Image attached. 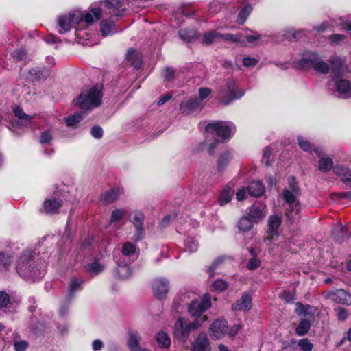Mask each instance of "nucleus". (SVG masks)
Returning <instances> with one entry per match:
<instances>
[{
    "instance_id": "680f3d73",
    "label": "nucleus",
    "mask_w": 351,
    "mask_h": 351,
    "mask_svg": "<svg viewBox=\"0 0 351 351\" xmlns=\"http://www.w3.org/2000/svg\"><path fill=\"white\" fill-rule=\"evenodd\" d=\"M345 36L340 34H334L329 36V40L331 43L338 44L345 39Z\"/></svg>"
},
{
    "instance_id": "1a4fd4ad",
    "label": "nucleus",
    "mask_w": 351,
    "mask_h": 351,
    "mask_svg": "<svg viewBox=\"0 0 351 351\" xmlns=\"http://www.w3.org/2000/svg\"><path fill=\"white\" fill-rule=\"evenodd\" d=\"M244 95V92L237 88V82L234 80H230L227 82L226 88L222 90L219 99L223 105H228L235 99H239Z\"/></svg>"
},
{
    "instance_id": "6e6552de",
    "label": "nucleus",
    "mask_w": 351,
    "mask_h": 351,
    "mask_svg": "<svg viewBox=\"0 0 351 351\" xmlns=\"http://www.w3.org/2000/svg\"><path fill=\"white\" fill-rule=\"evenodd\" d=\"M299 65L303 69L312 67L315 71L321 74H327L330 70V65L315 52H311L301 59Z\"/></svg>"
},
{
    "instance_id": "09e8293b",
    "label": "nucleus",
    "mask_w": 351,
    "mask_h": 351,
    "mask_svg": "<svg viewBox=\"0 0 351 351\" xmlns=\"http://www.w3.org/2000/svg\"><path fill=\"white\" fill-rule=\"evenodd\" d=\"M298 143L299 147L305 152H311L312 145L311 143L302 136L298 137Z\"/></svg>"
},
{
    "instance_id": "412c9836",
    "label": "nucleus",
    "mask_w": 351,
    "mask_h": 351,
    "mask_svg": "<svg viewBox=\"0 0 351 351\" xmlns=\"http://www.w3.org/2000/svg\"><path fill=\"white\" fill-rule=\"evenodd\" d=\"M333 171L346 185L351 186V170L350 169L341 165H336L334 167Z\"/></svg>"
},
{
    "instance_id": "4c0bfd02",
    "label": "nucleus",
    "mask_w": 351,
    "mask_h": 351,
    "mask_svg": "<svg viewBox=\"0 0 351 351\" xmlns=\"http://www.w3.org/2000/svg\"><path fill=\"white\" fill-rule=\"evenodd\" d=\"M252 11V7L250 4L245 5L239 12L237 16V22L243 24Z\"/></svg>"
},
{
    "instance_id": "49530a36",
    "label": "nucleus",
    "mask_w": 351,
    "mask_h": 351,
    "mask_svg": "<svg viewBox=\"0 0 351 351\" xmlns=\"http://www.w3.org/2000/svg\"><path fill=\"white\" fill-rule=\"evenodd\" d=\"M135 252L136 246L134 244L130 242H125L123 243L122 247V253L123 255L130 256L134 254Z\"/></svg>"
},
{
    "instance_id": "6ab92c4d",
    "label": "nucleus",
    "mask_w": 351,
    "mask_h": 351,
    "mask_svg": "<svg viewBox=\"0 0 351 351\" xmlns=\"http://www.w3.org/2000/svg\"><path fill=\"white\" fill-rule=\"evenodd\" d=\"M128 346L130 351H150L140 346L141 337L137 332L130 330L128 332Z\"/></svg>"
},
{
    "instance_id": "f03ea898",
    "label": "nucleus",
    "mask_w": 351,
    "mask_h": 351,
    "mask_svg": "<svg viewBox=\"0 0 351 351\" xmlns=\"http://www.w3.org/2000/svg\"><path fill=\"white\" fill-rule=\"evenodd\" d=\"M101 15V8L93 4L91 5L90 11L86 13L78 10H74L68 15H63L58 18V32L64 34L71 28H77L75 34L77 37H79L80 36L78 33L79 29L91 24L95 20L100 19Z\"/></svg>"
},
{
    "instance_id": "0eeeda50",
    "label": "nucleus",
    "mask_w": 351,
    "mask_h": 351,
    "mask_svg": "<svg viewBox=\"0 0 351 351\" xmlns=\"http://www.w3.org/2000/svg\"><path fill=\"white\" fill-rule=\"evenodd\" d=\"M205 130L208 134L221 139L222 141L228 140L236 131V127L230 121H215L206 125Z\"/></svg>"
},
{
    "instance_id": "f3484780",
    "label": "nucleus",
    "mask_w": 351,
    "mask_h": 351,
    "mask_svg": "<svg viewBox=\"0 0 351 351\" xmlns=\"http://www.w3.org/2000/svg\"><path fill=\"white\" fill-rule=\"evenodd\" d=\"M335 90L338 95L342 98L351 97V84L347 80H337L335 84Z\"/></svg>"
},
{
    "instance_id": "052dcab7",
    "label": "nucleus",
    "mask_w": 351,
    "mask_h": 351,
    "mask_svg": "<svg viewBox=\"0 0 351 351\" xmlns=\"http://www.w3.org/2000/svg\"><path fill=\"white\" fill-rule=\"evenodd\" d=\"M9 301V295L5 291H0V308L6 306Z\"/></svg>"
},
{
    "instance_id": "39448f33",
    "label": "nucleus",
    "mask_w": 351,
    "mask_h": 351,
    "mask_svg": "<svg viewBox=\"0 0 351 351\" xmlns=\"http://www.w3.org/2000/svg\"><path fill=\"white\" fill-rule=\"evenodd\" d=\"M289 182L291 190L285 189L282 193V196L287 204L285 208V215L290 221L293 222L299 215L300 211V205L297 198L298 190L295 185V178H289Z\"/></svg>"
},
{
    "instance_id": "2f4dec72",
    "label": "nucleus",
    "mask_w": 351,
    "mask_h": 351,
    "mask_svg": "<svg viewBox=\"0 0 351 351\" xmlns=\"http://www.w3.org/2000/svg\"><path fill=\"white\" fill-rule=\"evenodd\" d=\"M232 196L233 191L231 190V189L226 188L222 191L218 199V202L221 206H223L230 202Z\"/></svg>"
},
{
    "instance_id": "c85d7f7f",
    "label": "nucleus",
    "mask_w": 351,
    "mask_h": 351,
    "mask_svg": "<svg viewBox=\"0 0 351 351\" xmlns=\"http://www.w3.org/2000/svg\"><path fill=\"white\" fill-rule=\"evenodd\" d=\"M120 194V189L118 187H113L106 191L101 196V200L104 203H111L115 201Z\"/></svg>"
},
{
    "instance_id": "c03bdc74",
    "label": "nucleus",
    "mask_w": 351,
    "mask_h": 351,
    "mask_svg": "<svg viewBox=\"0 0 351 351\" xmlns=\"http://www.w3.org/2000/svg\"><path fill=\"white\" fill-rule=\"evenodd\" d=\"M228 285L226 281L217 279L212 283L210 287L213 291H223L228 288Z\"/></svg>"
},
{
    "instance_id": "5701e85b",
    "label": "nucleus",
    "mask_w": 351,
    "mask_h": 351,
    "mask_svg": "<svg viewBox=\"0 0 351 351\" xmlns=\"http://www.w3.org/2000/svg\"><path fill=\"white\" fill-rule=\"evenodd\" d=\"M62 202L58 198H50L43 202V208L48 213H55L62 206Z\"/></svg>"
},
{
    "instance_id": "7ed1b4c3",
    "label": "nucleus",
    "mask_w": 351,
    "mask_h": 351,
    "mask_svg": "<svg viewBox=\"0 0 351 351\" xmlns=\"http://www.w3.org/2000/svg\"><path fill=\"white\" fill-rule=\"evenodd\" d=\"M16 270L24 279L34 281L45 275V271L38 268V264L32 258L30 252H24L17 259Z\"/></svg>"
},
{
    "instance_id": "4d7b16f0",
    "label": "nucleus",
    "mask_w": 351,
    "mask_h": 351,
    "mask_svg": "<svg viewBox=\"0 0 351 351\" xmlns=\"http://www.w3.org/2000/svg\"><path fill=\"white\" fill-rule=\"evenodd\" d=\"M258 62V60L252 57H244L243 58V64L246 67H252L256 65Z\"/></svg>"
},
{
    "instance_id": "5fc2aeb1",
    "label": "nucleus",
    "mask_w": 351,
    "mask_h": 351,
    "mask_svg": "<svg viewBox=\"0 0 351 351\" xmlns=\"http://www.w3.org/2000/svg\"><path fill=\"white\" fill-rule=\"evenodd\" d=\"M11 256L10 254L5 253H0V266H3L5 269H7L10 265Z\"/></svg>"
},
{
    "instance_id": "9b49d317",
    "label": "nucleus",
    "mask_w": 351,
    "mask_h": 351,
    "mask_svg": "<svg viewBox=\"0 0 351 351\" xmlns=\"http://www.w3.org/2000/svg\"><path fill=\"white\" fill-rule=\"evenodd\" d=\"M145 215L141 210H136L133 213L132 222L136 228V232L134 235V239L138 241L143 239L145 230L143 228Z\"/></svg>"
},
{
    "instance_id": "a878e982",
    "label": "nucleus",
    "mask_w": 351,
    "mask_h": 351,
    "mask_svg": "<svg viewBox=\"0 0 351 351\" xmlns=\"http://www.w3.org/2000/svg\"><path fill=\"white\" fill-rule=\"evenodd\" d=\"M83 283V280L80 278H77L76 277L72 278L69 282L68 287V292H69V299L71 300L74 294L82 289V285Z\"/></svg>"
},
{
    "instance_id": "9d476101",
    "label": "nucleus",
    "mask_w": 351,
    "mask_h": 351,
    "mask_svg": "<svg viewBox=\"0 0 351 351\" xmlns=\"http://www.w3.org/2000/svg\"><path fill=\"white\" fill-rule=\"evenodd\" d=\"M228 331V325L226 319H219L213 322L210 326V336L215 339L223 338Z\"/></svg>"
},
{
    "instance_id": "aec40b11",
    "label": "nucleus",
    "mask_w": 351,
    "mask_h": 351,
    "mask_svg": "<svg viewBox=\"0 0 351 351\" xmlns=\"http://www.w3.org/2000/svg\"><path fill=\"white\" fill-rule=\"evenodd\" d=\"M191 351H210L209 340L205 334L198 336L192 345Z\"/></svg>"
},
{
    "instance_id": "423d86ee",
    "label": "nucleus",
    "mask_w": 351,
    "mask_h": 351,
    "mask_svg": "<svg viewBox=\"0 0 351 351\" xmlns=\"http://www.w3.org/2000/svg\"><path fill=\"white\" fill-rule=\"evenodd\" d=\"M101 98V86L95 85L84 88L78 97L77 103L82 109H92L100 106Z\"/></svg>"
},
{
    "instance_id": "3c124183",
    "label": "nucleus",
    "mask_w": 351,
    "mask_h": 351,
    "mask_svg": "<svg viewBox=\"0 0 351 351\" xmlns=\"http://www.w3.org/2000/svg\"><path fill=\"white\" fill-rule=\"evenodd\" d=\"M298 346L302 351H312L313 344L307 339H300L298 341Z\"/></svg>"
},
{
    "instance_id": "864d4df0",
    "label": "nucleus",
    "mask_w": 351,
    "mask_h": 351,
    "mask_svg": "<svg viewBox=\"0 0 351 351\" xmlns=\"http://www.w3.org/2000/svg\"><path fill=\"white\" fill-rule=\"evenodd\" d=\"M211 93V90L206 87L200 88L198 90V98L197 100L204 102V100L206 99Z\"/></svg>"
},
{
    "instance_id": "f704fd0d",
    "label": "nucleus",
    "mask_w": 351,
    "mask_h": 351,
    "mask_svg": "<svg viewBox=\"0 0 351 351\" xmlns=\"http://www.w3.org/2000/svg\"><path fill=\"white\" fill-rule=\"evenodd\" d=\"M295 311L298 315L306 317L313 314L315 309L309 305H302L300 302H297Z\"/></svg>"
},
{
    "instance_id": "603ef678",
    "label": "nucleus",
    "mask_w": 351,
    "mask_h": 351,
    "mask_svg": "<svg viewBox=\"0 0 351 351\" xmlns=\"http://www.w3.org/2000/svg\"><path fill=\"white\" fill-rule=\"evenodd\" d=\"M53 138L51 131L47 130L42 133L40 138V142L42 145L49 144Z\"/></svg>"
},
{
    "instance_id": "0e129e2a",
    "label": "nucleus",
    "mask_w": 351,
    "mask_h": 351,
    "mask_svg": "<svg viewBox=\"0 0 351 351\" xmlns=\"http://www.w3.org/2000/svg\"><path fill=\"white\" fill-rule=\"evenodd\" d=\"M259 266H260V261H259V260H258L255 258H250L247 263V267L251 270L256 269Z\"/></svg>"
},
{
    "instance_id": "b1692460",
    "label": "nucleus",
    "mask_w": 351,
    "mask_h": 351,
    "mask_svg": "<svg viewBox=\"0 0 351 351\" xmlns=\"http://www.w3.org/2000/svg\"><path fill=\"white\" fill-rule=\"evenodd\" d=\"M13 112L18 118V120L16 121V125L27 126L31 123L32 117L26 114L20 107L15 106L13 108Z\"/></svg>"
},
{
    "instance_id": "ddd939ff",
    "label": "nucleus",
    "mask_w": 351,
    "mask_h": 351,
    "mask_svg": "<svg viewBox=\"0 0 351 351\" xmlns=\"http://www.w3.org/2000/svg\"><path fill=\"white\" fill-rule=\"evenodd\" d=\"M204 106V102H201L196 98H190L180 103V110L182 113L189 114L194 111L201 110Z\"/></svg>"
},
{
    "instance_id": "e2e57ef3",
    "label": "nucleus",
    "mask_w": 351,
    "mask_h": 351,
    "mask_svg": "<svg viewBox=\"0 0 351 351\" xmlns=\"http://www.w3.org/2000/svg\"><path fill=\"white\" fill-rule=\"evenodd\" d=\"M92 136L95 138H100L103 135V130L101 127L95 126L90 130Z\"/></svg>"
},
{
    "instance_id": "de8ad7c7",
    "label": "nucleus",
    "mask_w": 351,
    "mask_h": 351,
    "mask_svg": "<svg viewBox=\"0 0 351 351\" xmlns=\"http://www.w3.org/2000/svg\"><path fill=\"white\" fill-rule=\"evenodd\" d=\"M125 215V210L124 209H116L112 211L111 215L110 222H117L123 219Z\"/></svg>"
},
{
    "instance_id": "4be33fe9",
    "label": "nucleus",
    "mask_w": 351,
    "mask_h": 351,
    "mask_svg": "<svg viewBox=\"0 0 351 351\" xmlns=\"http://www.w3.org/2000/svg\"><path fill=\"white\" fill-rule=\"evenodd\" d=\"M252 307V300L250 296L245 293L241 299L237 300L232 305V308L234 311H246L250 309Z\"/></svg>"
},
{
    "instance_id": "6e6d98bb",
    "label": "nucleus",
    "mask_w": 351,
    "mask_h": 351,
    "mask_svg": "<svg viewBox=\"0 0 351 351\" xmlns=\"http://www.w3.org/2000/svg\"><path fill=\"white\" fill-rule=\"evenodd\" d=\"M220 39L227 40V41H232V42H239L240 41V36L239 35H234L232 34H219V38Z\"/></svg>"
},
{
    "instance_id": "a19ab883",
    "label": "nucleus",
    "mask_w": 351,
    "mask_h": 351,
    "mask_svg": "<svg viewBox=\"0 0 351 351\" xmlns=\"http://www.w3.org/2000/svg\"><path fill=\"white\" fill-rule=\"evenodd\" d=\"M184 246L186 251L193 253L197 250L199 244L194 238L189 237L184 241Z\"/></svg>"
},
{
    "instance_id": "393cba45",
    "label": "nucleus",
    "mask_w": 351,
    "mask_h": 351,
    "mask_svg": "<svg viewBox=\"0 0 351 351\" xmlns=\"http://www.w3.org/2000/svg\"><path fill=\"white\" fill-rule=\"evenodd\" d=\"M247 191L250 195L258 197L265 193V186L261 181H254L248 186Z\"/></svg>"
},
{
    "instance_id": "bb28decb",
    "label": "nucleus",
    "mask_w": 351,
    "mask_h": 351,
    "mask_svg": "<svg viewBox=\"0 0 351 351\" xmlns=\"http://www.w3.org/2000/svg\"><path fill=\"white\" fill-rule=\"evenodd\" d=\"M104 3L106 7L110 10L112 16H119L123 11V9L121 11L119 10L120 0H105Z\"/></svg>"
},
{
    "instance_id": "e433bc0d",
    "label": "nucleus",
    "mask_w": 351,
    "mask_h": 351,
    "mask_svg": "<svg viewBox=\"0 0 351 351\" xmlns=\"http://www.w3.org/2000/svg\"><path fill=\"white\" fill-rule=\"evenodd\" d=\"M84 117V112H77L73 116L68 117L64 119V122L66 125L69 127L75 126Z\"/></svg>"
},
{
    "instance_id": "79ce46f5",
    "label": "nucleus",
    "mask_w": 351,
    "mask_h": 351,
    "mask_svg": "<svg viewBox=\"0 0 351 351\" xmlns=\"http://www.w3.org/2000/svg\"><path fill=\"white\" fill-rule=\"evenodd\" d=\"M158 344L162 348H168L171 344V340L169 335L163 332H158L157 335Z\"/></svg>"
},
{
    "instance_id": "f257e3e1",
    "label": "nucleus",
    "mask_w": 351,
    "mask_h": 351,
    "mask_svg": "<svg viewBox=\"0 0 351 351\" xmlns=\"http://www.w3.org/2000/svg\"><path fill=\"white\" fill-rule=\"evenodd\" d=\"M211 298L209 294H204L200 301L193 300L188 306V311L191 317H195L193 322L187 319L180 318L174 325V335L176 338L186 341L191 331L199 327L208 317L203 313L210 308Z\"/></svg>"
},
{
    "instance_id": "20e7f679",
    "label": "nucleus",
    "mask_w": 351,
    "mask_h": 351,
    "mask_svg": "<svg viewBox=\"0 0 351 351\" xmlns=\"http://www.w3.org/2000/svg\"><path fill=\"white\" fill-rule=\"evenodd\" d=\"M282 223L281 217L278 215H271L267 221V230L264 238V243L270 250H275L276 247L286 250L287 241L279 234V228Z\"/></svg>"
},
{
    "instance_id": "ea45409f",
    "label": "nucleus",
    "mask_w": 351,
    "mask_h": 351,
    "mask_svg": "<svg viewBox=\"0 0 351 351\" xmlns=\"http://www.w3.org/2000/svg\"><path fill=\"white\" fill-rule=\"evenodd\" d=\"M310 327V321L308 319H302L296 328V333L300 336L304 335L308 332Z\"/></svg>"
},
{
    "instance_id": "bf43d9fd",
    "label": "nucleus",
    "mask_w": 351,
    "mask_h": 351,
    "mask_svg": "<svg viewBox=\"0 0 351 351\" xmlns=\"http://www.w3.org/2000/svg\"><path fill=\"white\" fill-rule=\"evenodd\" d=\"M28 347V343L25 341H19L14 343L15 351H25Z\"/></svg>"
},
{
    "instance_id": "72a5a7b5",
    "label": "nucleus",
    "mask_w": 351,
    "mask_h": 351,
    "mask_svg": "<svg viewBox=\"0 0 351 351\" xmlns=\"http://www.w3.org/2000/svg\"><path fill=\"white\" fill-rule=\"evenodd\" d=\"M254 223L249 217H244L241 218L238 223V228L240 231L243 232H248L251 230Z\"/></svg>"
},
{
    "instance_id": "c9c22d12",
    "label": "nucleus",
    "mask_w": 351,
    "mask_h": 351,
    "mask_svg": "<svg viewBox=\"0 0 351 351\" xmlns=\"http://www.w3.org/2000/svg\"><path fill=\"white\" fill-rule=\"evenodd\" d=\"M180 37L184 40L191 41L197 38V34L195 31L187 29H182L179 30Z\"/></svg>"
},
{
    "instance_id": "2eb2a0df",
    "label": "nucleus",
    "mask_w": 351,
    "mask_h": 351,
    "mask_svg": "<svg viewBox=\"0 0 351 351\" xmlns=\"http://www.w3.org/2000/svg\"><path fill=\"white\" fill-rule=\"evenodd\" d=\"M328 298L332 301L345 304H351V295L343 289H338L328 293Z\"/></svg>"
},
{
    "instance_id": "69168bd1",
    "label": "nucleus",
    "mask_w": 351,
    "mask_h": 351,
    "mask_svg": "<svg viewBox=\"0 0 351 351\" xmlns=\"http://www.w3.org/2000/svg\"><path fill=\"white\" fill-rule=\"evenodd\" d=\"M247 193H249L247 189H239L236 193V198L238 201H242L246 197Z\"/></svg>"
},
{
    "instance_id": "a211bd4d",
    "label": "nucleus",
    "mask_w": 351,
    "mask_h": 351,
    "mask_svg": "<svg viewBox=\"0 0 351 351\" xmlns=\"http://www.w3.org/2000/svg\"><path fill=\"white\" fill-rule=\"evenodd\" d=\"M329 62L332 77H337L341 75L345 62L344 58L337 55H332L330 56Z\"/></svg>"
},
{
    "instance_id": "a18cd8bd",
    "label": "nucleus",
    "mask_w": 351,
    "mask_h": 351,
    "mask_svg": "<svg viewBox=\"0 0 351 351\" xmlns=\"http://www.w3.org/2000/svg\"><path fill=\"white\" fill-rule=\"evenodd\" d=\"M104 265L99 264L96 261L87 265V270L93 275L98 274L99 273L101 272L104 270Z\"/></svg>"
},
{
    "instance_id": "58836bf2",
    "label": "nucleus",
    "mask_w": 351,
    "mask_h": 351,
    "mask_svg": "<svg viewBox=\"0 0 351 351\" xmlns=\"http://www.w3.org/2000/svg\"><path fill=\"white\" fill-rule=\"evenodd\" d=\"M131 274V269L128 265H118L117 268V275L119 278L127 279Z\"/></svg>"
},
{
    "instance_id": "dca6fc26",
    "label": "nucleus",
    "mask_w": 351,
    "mask_h": 351,
    "mask_svg": "<svg viewBox=\"0 0 351 351\" xmlns=\"http://www.w3.org/2000/svg\"><path fill=\"white\" fill-rule=\"evenodd\" d=\"M265 205L257 202L254 204L249 210L248 217L254 222H258L265 215Z\"/></svg>"
},
{
    "instance_id": "f8f14e48",
    "label": "nucleus",
    "mask_w": 351,
    "mask_h": 351,
    "mask_svg": "<svg viewBox=\"0 0 351 351\" xmlns=\"http://www.w3.org/2000/svg\"><path fill=\"white\" fill-rule=\"evenodd\" d=\"M152 289L154 295L158 299H164L169 291V282L165 278H157L153 282Z\"/></svg>"
},
{
    "instance_id": "8fccbe9b",
    "label": "nucleus",
    "mask_w": 351,
    "mask_h": 351,
    "mask_svg": "<svg viewBox=\"0 0 351 351\" xmlns=\"http://www.w3.org/2000/svg\"><path fill=\"white\" fill-rule=\"evenodd\" d=\"M224 258L222 256L218 257L215 259L210 266L208 269V273L209 274L210 277H213L214 275L215 269L218 267L219 265H221L223 262Z\"/></svg>"
},
{
    "instance_id": "37998d69",
    "label": "nucleus",
    "mask_w": 351,
    "mask_h": 351,
    "mask_svg": "<svg viewBox=\"0 0 351 351\" xmlns=\"http://www.w3.org/2000/svg\"><path fill=\"white\" fill-rule=\"evenodd\" d=\"M219 38V34L215 31L206 32L202 38V43L206 45L211 44L215 39Z\"/></svg>"
},
{
    "instance_id": "c756f323",
    "label": "nucleus",
    "mask_w": 351,
    "mask_h": 351,
    "mask_svg": "<svg viewBox=\"0 0 351 351\" xmlns=\"http://www.w3.org/2000/svg\"><path fill=\"white\" fill-rule=\"evenodd\" d=\"M189 294V293H182L180 295H177L173 300L172 306L173 310L176 312H180V309L183 307L184 303H188V301L190 299Z\"/></svg>"
},
{
    "instance_id": "4468645a",
    "label": "nucleus",
    "mask_w": 351,
    "mask_h": 351,
    "mask_svg": "<svg viewBox=\"0 0 351 351\" xmlns=\"http://www.w3.org/2000/svg\"><path fill=\"white\" fill-rule=\"evenodd\" d=\"M313 151L317 157L320 158L319 160V171L326 172L332 168L334 169L332 159L330 157H324V152L321 148H314Z\"/></svg>"
},
{
    "instance_id": "13d9d810",
    "label": "nucleus",
    "mask_w": 351,
    "mask_h": 351,
    "mask_svg": "<svg viewBox=\"0 0 351 351\" xmlns=\"http://www.w3.org/2000/svg\"><path fill=\"white\" fill-rule=\"evenodd\" d=\"M221 9V5L218 1H213L209 5L208 12L214 14L219 12Z\"/></svg>"
},
{
    "instance_id": "cd10ccee",
    "label": "nucleus",
    "mask_w": 351,
    "mask_h": 351,
    "mask_svg": "<svg viewBox=\"0 0 351 351\" xmlns=\"http://www.w3.org/2000/svg\"><path fill=\"white\" fill-rule=\"evenodd\" d=\"M127 59L134 68L138 69L141 67L142 58L141 55L138 54L135 49H130L128 50L127 53Z\"/></svg>"
},
{
    "instance_id": "473e14b6",
    "label": "nucleus",
    "mask_w": 351,
    "mask_h": 351,
    "mask_svg": "<svg viewBox=\"0 0 351 351\" xmlns=\"http://www.w3.org/2000/svg\"><path fill=\"white\" fill-rule=\"evenodd\" d=\"M231 159L232 154L229 151H225L223 152L218 160V169L219 171L224 169Z\"/></svg>"
},
{
    "instance_id": "7c9ffc66",
    "label": "nucleus",
    "mask_w": 351,
    "mask_h": 351,
    "mask_svg": "<svg viewBox=\"0 0 351 351\" xmlns=\"http://www.w3.org/2000/svg\"><path fill=\"white\" fill-rule=\"evenodd\" d=\"M115 32L113 21H108L107 20H103L101 21V32L103 36H107L114 34Z\"/></svg>"
},
{
    "instance_id": "338daca9",
    "label": "nucleus",
    "mask_w": 351,
    "mask_h": 351,
    "mask_svg": "<svg viewBox=\"0 0 351 351\" xmlns=\"http://www.w3.org/2000/svg\"><path fill=\"white\" fill-rule=\"evenodd\" d=\"M13 57L19 60H23L26 58V52L23 49L16 50L13 52Z\"/></svg>"
},
{
    "instance_id": "774afa93",
    "label": "nucleus",
    "mask_w": 351,
    "mask_h": 351,
    "mask_svg": "<svg viewBox=\"0 0 351 351\" xmlns=\"http://www.w3.org/2000/svg\"><path fill=\"white\" fill-rule=\"evenodd\" d=\"M271 155V150L269 147H266L264 149L263 155V162H264L266 165H269V158Z\"/></svg>"
}]
</instances>
